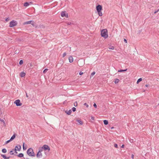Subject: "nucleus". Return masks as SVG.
<instances>
[{"label": "nucleus", "instance_id": "f257e3e1", "mask_svg": "<svg viewBox=\"0 0 159 159\" xmlns=\"http://www.w3.org/2000/svg\"><path fill=\"white\" fill-rule=\"evenodd\" d=\"M101 34L102 37H103L105 39L107 38L108 37L107 30L106 29H104L102 30Z\"/></svg>", "mask_w": 159, "mask_h": 159}, {"label": "nucleus", "instance_id": "f03ea898", "mask_svg": "<svg viewBox=\"0 0 159 159\" xmlns=\"http://www.w3.org/2000/svg\"><path fill=\"white\" fill-rule=\"evenodd\" d=\"M27 153L30 156L34 157L35 156L34 153L31 148H30L28 149Z\"/></svg>", "mask_w": 159, "mask_h": 159}, {"label": "nucleus", "instance_id": "7ed1b4c3", "mask_svg": "<svg viewBox=\"0 0 159 159\" xmlns=\"http://www.w3.org/2000/svg\"><path fill=\"white\" fill-rule=\"evenodd\" d=\"M17 25V22L16 21L12 20L10 23L9 26L11 27H13Z\"/></svg>", "mask_w": 159, "mask_h": 159}, {"label": "nucleus", "instance_id": "20e7f679", "mask_svg": "<svg viewBox=\"0 0 159 159\" xmlns=\"http://www.w3.org/2000/svg\"><path fill=\"white\" fill-rule=\"evenodd\" d=\"M14 103L15 104L16 106H20L22 105V104L20 102V101L19 99H17L15 101Z\"/></svg>", "mask_w": 159, "mask_h": 159}, {"label": "nucleus", "instance_id": "39448f33", "mask_svg": "<svg viewBox=\"0 0 159 159\" xmlns=\"http://www.w3.org/2000/svg\"><path fill=\"white\" fill-rule=\"evenodd\" d=\"M27 24H31L33 26L34 25V22L33 20L28 21L24 22L23 25H25Z\"/></svg>", "mask_w": 159, "mask_h": 159}, {"label": "nucleus", "instance_id": "423d86ee", "mask_svg": "<svg viewBox=\"0 0 159 159\" xmlns=\"http://www.w3.org/2000/svg\"><path fill=\"white\" fill-rule=\"evenodd\" d=\"M96 9L97 11H101L102 10V7L100 5H98L96 6Z\"/></svg>", "mask_w": 159, "mask_h": 159}, {"label": "nucleus", "instance_id": "0eeeda50", "mask_svg": "<svg viewBox=\"0 0 159 159\" xmlns=\"http://www.w3.org/2000/svg\"><path fill=\"white\" fill-rule=\"evenodd\" d=\"M61 16L62 17H68V14L66 13L65 11H63L61 12Z\"/></svg>", "mask_w": 159, "mask_h": 159}, {"label": "nucleus", "instance_id": "6e6552de", "mask_svg": "<svg viewBox=\"0 0 159 159\" xmlns=\"http://www.w3.org/2000/svg\"><path fill=\"white\" fill-rule=\"evenodd\" d=\"M36 156L37 158H39L42 157L43 155L41 152L40 151H38L37 154Z\"/></svg>", "mask_w": 159, "mask_h": 159}, {"label": "nucleus", "instance_id": "1a4fd4ad", "mask_svg": "<svg viewBox=\"0 0 159 159\" xmlns=\"http://www.w3.org/2000/svg\"><path fill=\"white\" fill-rule=\"evenodd\" d=\"M43 149L44 150H48V151H49L50 150V148L48 145H44L43 146Z\"/></svg>", "mask_w": 159, "mask_h": 159}, {"label": "nucleus", "instance_id": "9d476101", "mask_svg": "<svg viewBox=\"0 0 159 159\" xmlns=\"http://www.w3.org/2000/svg\"><path fill=\"white\" fill-rule=\"evenodd\" d=\"M15 148L17 149V150L20 151L21 149V146L20 145H18L15 147Z\"/></svg>", "mask_w": 159, "mask_h": 159}, {"label": "nucleus", "instance_id": "9b49d317", "mask_svg": "<svg viewBox=\"0 0 159 159\" xmlns=\"http://www.w3.org/2000/svg\"><path fill=\"white\" fill-rule=\"evenodd\" d=\"M1 156L4 159H9L10 158V157H7L4 154H1Z\"/></svg>", "mask_w": 159, "mask_h": 159}, {"label": "nucleus", "instance_id": "f8f14e48", "mask_svg": "<svg viewBox=\"0 0 159 159\" xmlns=\"http://www.w3.org/2000/svg\"><path fill=\"white\" fill-rule=\"evenodd\" d=\"M69 62L70 63L72 62L73 61V58L72 56H70L69 58Z\"/></svg>", "mask_w": 159, "mask_h": 159}, {"label": "nucleus", "instance_id": "ddd939ff", "mask_svg": "<svg viewBox=\"0 0 159 159\" xmlns=\"http://www.w3.org/2000/svg\"><path fill=\"white\" fill-rule=\"evenodd\" d=\"M65 112L67 114H68V115H70L72 112V111L71 110H69L68 111H66Z\"/></svg>", "mask_w": 159, "mask_h": 159}, {"label": "nucleus", "instance_id": "4468645a", "mask_svg": "<svg viewBox=\"0 0 159 159\" xmlns=\"http://www.w3.org/2000/svg\"><path fill=\"white\" fill-rule=\"evenodd\" d=\"M25 73L22 72L20 73V76L22 77H23L25 76Z\"/></svg>", "mask_w": 159, "mask_h": 159}, {"label": "nucleus", "instance_id": "2eb2a0df", "mask_svg": "<svg viewBox=\"0 0 159 159\" xmlns=\"http://www.w3.org/2000/svg\"><path fill=\"white\" fill-rule=\"evenodd\" d=\"M16 135L15 134H14L11 138L10 139V141H12L15 138Z\"/></svg>", "mask_w": 159, "mask_h": 159}, {"label": "nucleus", "instance_id": "dca6fc26", "mask_svg": "<svg viewBox=\"0 0 159 159\" xmlns=\"http://www.w3.org/2000/svg\"><path fill=\"white\" fill-rule=\"evenodd\" d=\"M17 156L19 157H21L24 156V154L22 153H20Z\"/></svg>", "mask_w": 159, "mask_h": 159}, {"label": "nucleus", "instance_id": "f3484780", "mask_svg": "<svg viewBox=\"0 0 159 159\" xmlns=\"http://www.w3.org/2000/svg\"><path fill=\"white\" fill-rule=\"evenodd\" d=\"M119 80L118 79H115L114 82L115 84H117L119 82Z\"/></svg>", "mask_w": 159, "mask_h": 159}, {"label": "nucleus", "instance_id": "a211bd4d", "mask_svg": "<svg viewBox=\"0 0 159 159\" xmlns=\"http://www.w3.org/2000/svg\"><path fill=\"white\" fill-rule=\"evenodd\" d=\"M103 122H104V124L105 125H107L108 123V120H103Z\"/></svg>", "mask_w": 159, "mask_h": 159}, {"label": "nucleus", "instance_id": "6ab92c4d", "mask_svg": "<svg viewBox=\"0 0 159 159\" xmlns=\"http://www.w3.org/2000/svg\"><path fill=\"white\" fill-rule=\"evenodd\" d=\"M24 144H25V143H23V150H25L27 149V145H26V146H24Z\"/></svg>", "mask_w": 159, "mask_h": 159}, {"label": "nucleus", "instance_id": "aec40b11", "mask_svg": "<svg viewBox=\"0 0 159 159\" xmlns=\"http://www.w3.org/2000/svg\"><path fill=\"white\" fill-rule=\"evenodd\" d=\"M29 5V4L28 2H26L24 3V6L25 7H27Z\"/></svg>", "mask_w": 159, "mask_h": 159}, {"label": "nucleus", "instance_id": "412c9836", "mask_svg": "<svg viewBox=\"0 0 159 159\" xmlns=\"http://www.w3.org/2000/svg\"><path fill=\"white\" fill-rule=\"evenodd\" d=\"M97 12L99 16H102V13L101 11H98Z\"/></svg>", "mask_w": 159, "mask_h": 159}, {"label": "nucleus", "instance_id": "4be33fe9", "mask_svg": "<svg viewBox=\"0 0 159 159\" xmlns=\"http://www.w3.org/2000/svg\"><path fill=\"white\" fill-rule=\"evenodd\" d=\"M77 121L78 122V123L80 124V125H82L83 124V122L79 120H77Z\"/></svg>", "mask_w": 159, "mask_h": 159}, {"label": "nucleus", "instance_id": "5701e85b", "mask_svg": "<svg viewBox=\"0 0 159 159\" xmlns=\"http://www.w3.org/2000/svg\"><path fill=\"white\" fill-rule=\"evenodd\" d=\"M43 148L42 147H40L39 148V151H40V152H41L43 151Z\"/></svg>", "mask_w": 159, "mask_h": 159}, {"label": "nucleus", "instance_id": "b1692460", "mask_svg": "<svg viewBox=\"0 0 159 159\" xmlns=\"http://www.w3.org/2000/svg\"><path fill=\"white\" fill-rule=\"evenodd\" d=\"M127 70V69L125 70H118V72H122L124 71H125Z\"/></svg>", "mask_w": 159, "mask_h": 159}, {"label": "nucleus", "instance_id": "393cba45", "mask_svg": "<svg viewBox=\"0 0 159 159\" xmlns=\"http://www.w3.org/2000/svg\"><path fill=\"white\" fill-rule=\"evenodd\" d=\"M108 48L110 49L113 50L114 49V47L113 46H110L108 47Z\"/></svg>", "mask_w": 159, "mask_h": 159}, {"label": "nucleus", "instance_id": "a878e982", "mask_svg": "<svg viewBox=\"0 0 159 159\" xmlns=\"http://www.w3.org/2000/svg\"><path fill=\"white\" fill-rule=\"evenodd\" d=\"M7 151V150L5 148H3L2 150V152L4 153H6Z\"/></svg>", "mask_w": 159, "mask_h": 159}, {"label": "nucleus", "instance_id": "bb28decb", "mask_svg": "<svg viewBox=\"0 0 159 159\" xmlns=\"http://www.w3.org/2000/svg\"><path fill=\"white\" fill-rule=\"evenodd\" d=\"M142 80V78H139L138 80H137V84H138V83H139V82H140Z\"/></svg>", "mask_w": 159, "mask_h": 159}, {"label": "nucleus", "instance_id": "cd10ccee", "mask_svg": "<svg viewBox=\"0 0 159 159\" xmlns=\"http://www.w3.org/2000/svg\"><path fill=\"white\" fill-rule=\"evenodd\" d=\"M14 151V149H13L10 152V153L11 155H13L14 153L13 152Z\"/></svg>", "mask_w": 159, "mask_h": 159}, {"label": "nucleus", "instance_id": "c85d7f7f", "mask_svg": "<svg viewBox=\"0 0 159 159\" xmlns=\"http://www.w3.org/2000/svg\"><path fill=\"white\" fill-rule=\"evenodd\" d=\"M0 121L2 122L3 123L4 125H5V123L3 119H1L0 118Z\"/></svg>", "mask_w": 159, "mask_h": 159}, {"label": "nucleus", "instance_id": "c756f323", "mask_svg": "<svg viewBox=\"0 0 159 159\" xmlns=\"http://www.w3.org/2000/svg\"><path fill=\"white\" fill-rule=\"evenodd\" d=\"M23 61L22 60H20L19 62V64H20V65H21L23 64Z\"/></svg>", "mask_w": 159, "mask_h": 159}, {"label": "nucleus", "instance_id": "7c9ffc66", "mask_svg": "<svg viewBox=\"0 0 159 159\" xmlns=\"http://www.w3.org/2000/svg\"><path fill=\"white\" fill-rule=\"evenodd\" d=\"M48 70V69L47 68L45 69L43 71V73H45Z\"/></svg>", "mask_w": 159, "mask_h": 159}, {"label": "nucleus", "instance_id": "2f4dec72", "mask_svg": "<svg viewBox=\"0 0 159 159\" xmlns=\"http://www.w3.org/2000/svg\"><path fill=\"white\" fill-rule=\"evenodd\" d=\"M74 106L75 107H76L77 105V102H75L74 104Z\"/></svg>", "mask_w": 159, "mask_h": 159}, {"label": "nucleus", "instance_id": "473e14b6", "mask_svg": "<svg viewBox=\"0 0 159 159\" xmlns=\"http://www.w3.org/2000/svg\"><path fill=\"white\" fill-rule=\"evenodd\" d=\"M72 111H73L74 112H75L76 111V108L75 107H73L72 108Z\"/></svg>", "mask_w": 159, "mask_h": 159}, {"label": "nucleus", "instance_id": "72a5a7b5", "mask_svg": "<svg viewBox=\"0 0 159 159\" xmlns=\"http://www.w3.org/2000/svg\"><path fill=\"white\" fill-rule=\"evenodd\" d=\"M10 141H10V139L8 140H7L5 142V144H7V143H8L9 142H10Z\"/></svg>", "mask_w": 159, "mask_h": 159}, {"label": "nucleus", "instance_id": "f704fd0d", "mask_svg": "<svg viewBox=\"0 0 159 159\" xmlns=\"http://www.w3.org/2000/svg\"><path fill=\"white\" fill-rule=\"evenodd\" d=\"M66 52L64 53L62 55V57H64L66 55Z\"/></svg>", "mask_w": 159, "mask_h": 159}, {"label": "nucleus", "instance_id": "c9c22d12", "mask_svg": "<svg viewBox=\"0 0 159 159\" xmlns=\"http://www.w3.org/2000/svg\"><path fill=\"white\" fill-rule=\"evenodd\" d=\"M84 105L85 106L87 107H89L88 105L86 103H85L84 104Z\"/></svg>", "mask_w": 159, "mask_h": 159}, {"label": "nucleus", "instance_id": "e433bc0d", "mask_svg": "<svg viewBox=\"0 0 159 159\" xmlns=\"http://www.w3.org/2000/svg\"><path fill=\"white\" fill-rule=\"evenodd\" d=\"M93 106L95 108H97V105L96 104V103H94L93 104Z\"/></svg>", "mask_w": 159, "mask_h": 159}, {"label": "nucleus", "instance_id": "4c0bfd02", "mask_svg": "<svg viewBox=\"0 0 159 159\" xmlns=\"http://www.w3.org/2000/svg\"><path fill=\"white\" fill-rule=\"evenodd\" d=\"M114 146L116 148H118V145H117V144H116V143H115L114 144Z\"/></svg>", "mask_w": 159, "mask_h": 159}, {"label": "nucleus", "instance_id": "58836bf2", "mask_svg": "<svg viewBox=\"0 0 159 159\" xmlns=\"http://www.w3.org/2000/svg\"><path fill=\"white\" fill-rule=\"evenodd\" d=\"M66 23H67V25H71L72 24L71 22H67Z\"/></svg>", "mask_w": 159, "mask_h": 159}, {"label": "nucleus", "instance_id": "ea45409f", "mask_svg": "<svg viewBox=\"0 0 159 159\" xmlns=\"http://www.w3.org/2000/svg\"><path fill=\"white\" fill-rule=\"evenodd\" d=\"M95 74V71H93V72L92 73H91V75L92 76H93V75H94V74Z\"/></svg>", "mask_w": 159, "mask_h": 159}, {"label": "nucleus", "instance_id": "a19ab883", "mask_svg": "<svg viewBox=\"0 0 159 159\" xmlns=\"http://www.w3.org/2000/svg\"><path fill=\"white\" fill-rule=\"evenodd\" d=\"M159 11V9H158L157 10L155 11L154 12V13L156 14V13H157V12H158Z\"/></svg>", "mask_w": 159, "mask_h": 159}, {"label": "nucleus", "instance_id": "79ce46f5", "mask_svg": "<svg viewBox=\"0 0 159 159\" xmlns=\"http://www.w3.org/2000/svg\"><path fill=\"white\" fill-rule=\"evenodd\" d=\"M17 150V149H16V148H15L14 149V151H15V152L16 153H17V152H16V151Z\"/></svg>", "mask_w": 159, "mask_h": 159}, {"label": "nucleus", "instance_id": "37998d69", "mask_svg": "<svg viewBox=\"0 0 159 159\" xmlns=\"http://www.w3.org/2000/svg\"><path fill=\"white\" fill-rule=\"evenodd\" d=\"M91 118L92 120H94V117L93 116L91 117Z\"/></svg>", "mask_w": 159, "mask_h": 159}, {"label": "nucleus", "instance_id": "c03bdc74", "mask_svg": "<svg viewBox=\"0 0 159 159\" xmlns=\"http://www.w3.org/2000/svg\"><path fill=\"white\" fill-rule=\"evenodd\" d=\"M83 74V73L82 72H80L79 73V75H82Z\"/></svg>", "mask_w": 159, "mask_h": 159}, {"label": "nucleus", "instance_id": "a18cd8bd", "mask_svg": "<svg viewBox=\"0 0 159 159\" xmlns=\"http://www.w3.org/2000/svg\"><path fill=\"white\" fill-rule=\"evenodd\" d=\"M9 20V19L8 18H7L6 19V21H8Z\"/></svg>", "mask_w": 159, "mask_h": 159}, {"label": "nucleus", "instance_id": "49530a36", "mask_svg": "<svg viewBox=\"0 0 159 159\" xmlns=\"http://www.w3.org/2000/svg\"><path fill=\"white\" fill-rule=\"evenodd\" d=\"M124 42H125V43H127V40L125 39H124Z\"/></svg>", "mask_w": 159, "mask_h": 159}, {"label": "nucleus", "instance_id": "de8ad7c7", "mask_svg": "<svg viewBox=\"0 0 159 159\" xmlns=\"http://www.w3.org/2000/svg\"><path fill=\"white\" fill-rule=\"evenodd\" d=\"M124 144H123L122 146H121V148H124Z\"/></svg>", "mask_w": 159, "mask_h": 159}, {"label": "nucleus", "instance_id": "09e8293b", "mask_svg": "<svg viewBox=\"0 0 159 159\" xmlns=\"http://www.w3.org/2000/svg\"><path fill=\"white\" fill-rule=\"evenodd\" d=\"M148 86L149 85L148 84H146V85H145L146 87H148Z\"/></svg>", "mask_w": 159, "mask_h": 159}, {"label": "nucleus", "instance_id": "8fccbe9b", "mask_svg": "<svg viewBox=\"0 0 159 159\" xmlns=\"http://www.w3.org/2000/svg\"><path fill=\"white\" fill-rule=\"evenodd\" d=\"M132 157L133 158H134V155H132Z\"/></svg>", "mask_w": 159, "mask_h": 159}, {"label": "nucleus", "instance_id": "3c124183", "mask_svg": "<svg viewBox=\"0 0 159 159\" xmlns=\"http://www.w3.org/2000/svg\"><path fill=\"white\" fill-rule=\"evenodd\" d=\"M26 97H28V96L27 95V94H26Z\"/></svg>", "mask_w": 159, "mask_h": 159}, {"label": "nucleus", "instance_id": "603ef678", "mask_svg": "<svg viewBox=\"0 0 159 159\" xmlns=\"http://www.w3.org/2000/svg\"><path fill=\"white\" fill-rule=\"evenodd\" d=\"M113 127H112V128H111V129H113Z\"/></svg>", "mask_w": 159, "mask_h": 159}, {"label": "nucleus", "instance_id": "864d4df0", "mask_svg": "<svg viewBox=\"0 0 159 159\" xmlns=\"http://www.w3.org/2000/svg\"><path fill=\"white\" fill-rule=\"evenodd\" d=\"M64 29L65 30H66V29Z\"/></svg>", "mask_w": 159, "mask_h": 159}]
</instances>
